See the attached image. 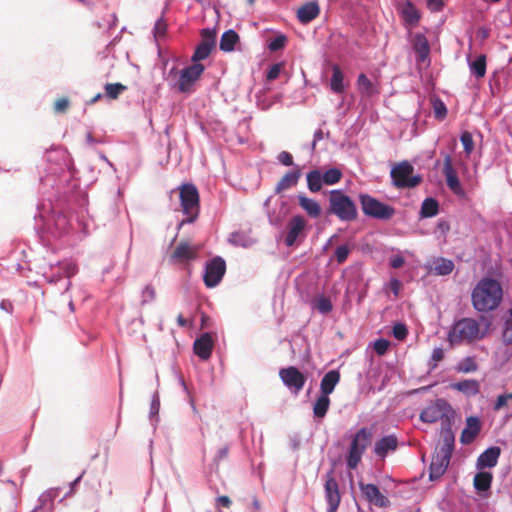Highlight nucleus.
<instances>
[{
	"label": "nucleus",
	"mask_w": 512,
	"mask_h": 512,
	"mask_svg": "<svg viewBox=\"0 0 512 512\" xmlns=\"http://www.w3.org/2000/svg\"><path fill=\"white\" fill-rule=\"evenodd\" d=\"M490 321L484 324L472 317H463L453 322L447 333L451 346L470 345L483 340L489 333Z\"/></svg>",
	"instance_id": "1"
},
{
	"label": "nucleus",
	"mask_w": 512,
	"mask_h": 512,
	"mask_svg": "<svg viewBox=\"0 0 512 512\" xmlns=\"http://www.w3.org/2000/svg\"><path fill=\"white\" fill-rule=\"evenodd\" d=\"M503 298L501 284L490 277H483L478 281L471 293V301L478 312L495 310Z\"/></svg>",
	"instance_id": "2"
},
{
	"label": "nucleus",
	"mask_w": 512,
	"mask_h": 512,
	"mask_svg": "<svg viewBox=\"0 0 512 512\" xmlns=\"http://www.w3.org/2000/svg\"><path fill=\"white\" fill-rule=\"evenodd\" d=\"M329 212L341 221H353L358 216L355 202L343 190H331L329 194Z\"/></svg>",
	"instance_id": "3"
},
{
	"label": "nucleus",
	"mask_w": 512,
	"mask_h": 512,
	"mask_svg": "<svg viewBox=\"0 0 512 512\" xmlns=\"http://www.w3.org/2000/svg\"><path fill=\"white\" fill-rule=\"evenodd\" d=\"M178 190L181 209L183 214L186 216L181 224L193 223L198 218L200 211V197L198 189L195 185L186 183L182 184Z\"/></svg>",
	"instance_id": "4"
},
{
	"label": "nucleus",
	"mask_w": 512,
	"mask_h": 512,
	"mask_svg": "<svg viewBox=\"0 0 512 512\" xmlns=\"http://www.w3.org/2000/svg\"><path fill=\"white\" fill-rule=\"evenodd\" d=\"M205 67L201 63H194L180 71L175 67L169 71L168 77L176 79L174 87L182 93H190L193 91V85L199 80L203 74Z\"/></svg>",
	"instance_id": "5"
},
{
	"label": "nucleus",
	"mask_w": 512,
	"mask_h": 512,
	"mask_svg": "<svg viewBox=\"0 0 512 512\" xmlns=\"http://www.w3.org/2000/svg\"><path fill=\"white\" fill-rule=\"evenodd\" d=\"M359 202L362 212L367 217L387 221L395 214V209L392 206L379 201L369 194H359Z\"/></svg>",
	"instance_id": "6"
},
{
	"label": "nucleus",
	"mask_w": 512,
	"mask_h": 512,
	"mask_svg": "<svg viewBox=\"0 0 512 512\" xmlns=\"http://www.w3.org/2000/svg\"><path fill=\"white\" fill-rule=\"evenodd\" d=\"M413 171L414 167L408 161L397 164L390 172L393 185L400 189L418 186L422 181V177L420 175H413Z\"/></svg>",
	"instance_id": "7"
},
{
	"label": "nucleus",
	"mask_w": 512,
	"mask_h": 512,
	"mask_svg": "<svg viewBox=\"0 0 512 512\" xmlns=\"http://www.w3.org/2000/svg\"><path fill=\"white\" fill-rule=\"evenodd\" d=\"M308 222L302 215L292 216L286 225V234L284 243L287 247H292L297 242H301L306 237Z\"/></svg>",
	"instance_id": "8"
},
{
	"label": "nucleus",
	"mask_w": 512,
	"mask_h": 512,
	"mask_svg": "<svg viewBox=\"0 0 512 512\" xmlns=\"http://www.w3.org/2000/svg\"><path fill=\"white\" fill-rule=\"evenodd\" d=\"M451 413V405L444 399H437L421 411L420 420L424 423H435L444 418L449 419Z\"/></svg>",
	"instance_id": "9"
},
{
	"label": "nucleus",
	"mask_w": 512,
	"mask_h": 512,
	"mask_svg": "<svg viewBox=\"0 0 512 512\" xmlns=\"http://www.w3.org/2000/svg\"><path fill=\"white\" fill-rule=\"evenodd\" d=\"M226 272V263L223 258L216 256L206 263L203 276L204 284L207 288L216 287L224 277Z\"/></svg>",
	"instance_id": "10"
},
{
	"label": "nucleus",
	"mask_w": 512,
	"mask_h": 512,
	"mask_svg": "<svg viewBox=\"0 0 512 512\" xmlns=\"http://www.w3.org/2000/svg\"><path fill=\"white\" fill-rule=\"evenodd\" d=\"M279 377L287 389L294 395H298L306 383V376L294 366L280 369Z\"/></svg>",
	"instance_id": "11"
},
{
	"label": "nucleus",
	"mask_w": 512,
	"mask_h": 512,
	"mask_svg": "<svg viewBox=\"0 0 512 512\" xmlns=\"http://www.w3.org/2000/svg\"><path fill=\"white\" fill-rule=\"evenodd\" d=\"M200 246L191 244L188 241H181L177 244L170 255L172 263H189L198 258Z\"/></svg>",
	"instance_id": "12"
},
{
	"label": "nucleus",
	"mask_w": 512,
	"mask_h": 512,
	"mask_svg": "<svg viewBox=\"0 0 512 512\" xmlns=\"http://www.w3.org/2000/svg\"><path fill=\"white\" fill-rule=\"evenodd\" d=\"M216 44V33L214 30L209 28L203 29L201 32V41L197 45L194 54L192 56V61L194 63H199V61L206 59L209 57L212 49Z\"/></svg>",
	"instance_id": "13"
},
{
	"label": "nucleus",
	"mask_w": 512,
	"mask_h": 512,
	"mask_svg": "<svg viewBox=\"0 0 512 512\" xmlns=\"http://www.w3.org/2000/svg\"><path fill=\"white\" fill-rule=\"evenodd\" d=\"M325 499L328 503L327 512H336L340 504V493L336 479L333 477V472L330 471L325 476Z\"/></svg>",
	"instance_id": "14"
},
{
	"label": "nucleus",
	"mask_w": 512,
	"mask_h": 512,
	"mask_svg": "<svg viewBox=\"0 0 512 512\" xmlns=\"http://www.w3.org/2000/svg\"><path fill=\"white\" fill-rule=\"evenodd\" d=\"M443 174L446 179L448 188L456 195H463L464 191L460 184L456 170L452 165V158L450 155H445L443 162Z\"/></svg>",
	"instance_id": "15"
},
{
	"label": "nucleus",
	"mask_w": 512,
	"mask_h": 512,
	"mask_svg": "<svg viewBox=\"0 0 512 512\" xmlns=\"http://www.w3.org/2000/svg\"><path fill=\"white\" fill-rule=\"evenodd\" d=\"M214 341L210 333H204L194 341V353L202 360H208L211 357Z\"/></svg>",
	"instance_id": "16"
},
{
	"label": "nucleus",
	"mask_w": 512,
	"mask_h": 512,
	"mask_svg": "<svg viewBox=\"0 0 512 512\" xmlns=\"http://www.w3.org/2000/svg\"><path fill=\"white\" fill-rule=\"evenodd\" d=\"M451 456L442 453L440 451H437L436 454L433 456L431 464H430V474L429 477L431 480H435L440 478L445 471L447 470V467L450 463Z\"/></svg>",
	"instance_id": "17"
},
{
	"label": "nucleus",
	"mask_w": 512,
	"mask_h": 512,
	"mask_svg": "<svg viewBox=\"0 0 512 512\" xmlns=\"http://www.w3.org/2000/svg\"><path fill=\"white\" fill-rule=\"evenodd\" d=\"M481 431L480 419L476 416L466 418V426L461 432L460 441L462 444L472 443Z\"/></svg>",
	"instance_id": "18"
},
{
	"label": "nucleus",
	"mask_w": 512,
	"mask_h": 512,
	"mask_svg": "<svg viewBox=\"0 0 512 512\" xmlns=\"http://www.w3.org/2000/svg\"><path fill=\"white\" fill-rule=\"evenodd\" d=\"M360 490L365 498L377 507H386L388 499L380 492L375 484L360 483Z\"/></svg>",
	"instance_id": "19"
},
{
	"label": "nucleus",
	"mask_w": 512,
	"mask_h": 512,
	"mask_svg": "<svg viewBox=\"0 0 512 512\" xmlns=\"http://www.w3.org/2000/svg\"><path fill=\"white\" fill-rule=\"evenodd\" d=\"M501 450L497 446L490 447L482 452L477 459L476 468L482 470L484 468H492L497 465Z\"/></svg>",
	"instance_id": "20"
},
{
	"label": "nucleus",
	"mask_w": 512,
	"mask_h": 512,
	"mask_svg": "<svg viewBox=\"0 0 512 512\" xmlns=\"http://www.w3.org/2000/svg\"><path fill=\"white\" fill-rule=\"evenodd\" d=\"M399 14L404 23L411 27L416 26L421 17L418 9L410 0H406L400 5Z\"/></svg>",
	"instance_id": "21"
},
{
	"label": "nucleus",
	"mask_w": 512,
	"mask_h": 512,
	"mask_svg": "<svg viewBox=\"0 0 512 512\" xmlns=\"http://www.w3.org/2000/svg\"><path fill=\"white\" fill-rule=\"evenodd\" d=\"M398 440L395 435H387L377 440L374 445V453L381 459H384L391 451L396 450Z\"/></svg>",
	"instance_id": "22"
},
{
	"label": "nucleus",
	"mask_w": 512,
	"mask_h": 512,
	"mask_svg": "<svg viewBox=\"0 0 512 512\" xmlns=\"http://www.w3.org/2000/svg\"><path fill=\"white\" fill-rule=\"evenodd\" d=\"M320 13L319 5L316 1H311L302 5L297 11V18L300 23L307 24L318 17Z\"/></svg>",
	"instance_id": "23"
},
{
	"label": "nucleus",
	"mask_w": 512,
	"mask_h": 512,
	"mask_svg": "<svg viewBox=\"0 0 512 512\" xmlns=\"http://www.w3.org/2000/svg\"><path fill=\"white\" fill-rule=\"evenodd\" d=\"M299 206L307 213L311 218H318L321 215L320 204L312 198L307 197L304 194L297 196Z\"/></svg>",
	"instance_id": "24"
},
{
	"label": "nucleus",
	"mask_w": 512,
	"mask_h": 512,
	"mask_svg": "<svg viewBox=\"0 0 512 512\" xmlns=\"http://www.w3.org/2000/svg\"><path fill=\"white\" fill-rule=\"evenodd\" d=\"M372 437V431L369 428L363 427L353 436L350 448L365 452Z\"/></svg>",
	"instance_id": "25"
},
{
	"label": "nucleus",
	"mask_w": 512,
	"mask_h": 512,
	"mask_svg": "<svg viewBox=\"0 0 512 512\" xmlns=\"http://www.w3.org/2000/svg\"><path fill=\"white\" fill-rule=\"evenodd\" d=\"M252 229H239L229 236V242L234 246L247 248L253 244Z\"/></svg>",
	"instance_id": "26"
},
{
	"label": "nucleus",
	"mask_w": 512,
	"mask_h": 512,
	"mask_svg": "<svg viewBox=\"0 0 512 512\" xmlns=\"http://www.w3.org/2000/svg\"><path fill=\"white\" fill-rule=\"evenodd\" d=\"M340 380V373L337 370L327 372L320 383L321 394L329 396L335 389Z\"/></svg>",
	"instance_id": "27"
},
{
	"label": "nucleus",
	"mask_w": 512,
	"mask_h": 512,
	"mask_svg": "<svg viewBox=\"0 0 512 512\" xmlns=\"http://www.w3.org/2000/svg\"><path fill=\"white\" fill-rule=\"evenodd\" d=\"M454 267H455V265L452 260L443 258V257H439L432 261V264L430 266V271L434 275L446 276V275H449L453 271Z\"/></svg>",
	"instance_id": "28"
},
{
	"label": "nucleus",
	"mask_w": 512,
	"mask_h": 512,
	"mask_svg": "<svg viewBox=\"0 0 512 512\" xmlns=\"http://www.w3.org/2000/svg\"><path fill=\"white\" fill-rule=\"evenodd\" d=\"M358 90L362 96L372 97L379 94L377 83L371 81L365 74L361 73L357 79Z\"/></svg>",
	"instance_id": "29"
},
{
	"label": "nucleus",
	"mask_w": 512,
	"mask_h": 512,
	"mask_svg": "<svg viewBox=\"0 0 512 512\" xmlns=\"http://www.w3.org/2000/svg\"><path fill=\"white\" fill-rule=\"evenodd\" d=\"M452 388L462 392L466 396H475L480 392V384L475 379H465L454 383Z\"/></svg>",
	"instance_id": "30"
},
{
	"label": "nucleus",
	"mask_w": 512,
	"mask_h": 512,
	"mask_svg": "<svg viewBox=\"0 0 512 512\" xmlns=\"http://www.w3.org/2000/svg\"><path fill=\"white\" fill-rule=\"evenodd\" d=\"M285 73V62H277L268 66L264 75V89L269 90L268 84L278 79L282 74Z\"/></svg>",
	"instance_id": "31"
},
{
	"label": "nucleus",
	"mask_w": 512,
	"mask_h": 512,
	"mask_svg": "<svg viewBox=\"0 0 512 512\" xmlns=\"http://www.w3.org/2000/svg\"><path fill=\"white\" fill-rule=\"evenodd\" d=\"M300 176L301 172L299 168L288 171L278 182L277 190H287L295 186L298 183Z\"/></svg>",
	"instance_id": "32"
},
{
	"label": "nucleus",
	"mask_w": 512,
	"mask_h": 512,
	"mask_svg": "<svg viewBox=\"0 0 512 512\" xmlns=\"http://www.w3.org/2000/svg\"><path fill=\"white\" fill-rule=\"evenodd\" d=\"M492 479H493L492 473L486 472V471H479L474 476V480H473L474 488L478 492L488 491L491 487Z\"/></svg>",
	"instance_id": "33"
},
{
	"label": "nucleus",
	"mask_w": 512,
	"mask_h": 512,
	"mask_svg": "<svg viewBox=\"0 0 512 512\" xmlns=\"http://www.w3.org/2000/svg\"><path fill=\"white\" fill-rule=\"evenodd\" d=\"M306 180L308 189L313 193L319 192L324 184L322 172L319 169L307 173Z\"/></svg>",
	"instance_id": "34"
},
{
	"label": "nucleus",
	"mask_w": 512,
	"mask_h": 512,
	"mask_svg": "<svg viewBox=\"0 0 512 512\" xmlns=\"http://www.w3.org/2000/svg\"><path fill=\"white\" fill-rule=\"evenodd\" d=\"M330 88L334 93H342L344 91V75L338 65H333L332 67Z\"/></svg>",
	"instance_id": "35"
},
{
	"label": "nucleus",
	"mask_w": 512,
	"mask_h": 512,
	"mask_svg": "<svg viewBox=\"0 0 512 512\" xmlns=\"http://www.w3.org/2000/svg\"><path fill=\"white\" fill-rule=\"evenodd\" d=\"M238 39V34L234 30L224 32L220 39V49L225 52L232 51Z\"/></svg>",
	"instance_id": "36"
},
{
	"label": "nucleus",
	"mask_w": 512,
	"mask_h": 512,
	"mask_svg": "<svg viewBox=\"0 0 512 512\" xmlns=\"http://www.w3.org/2000/svg\"><path fill=\"white\" fill-rule=\"evenodd\" d=\"M330 406V398L327 395L321 394L316 399L313 405V414L317 418H323L327 414Z\"/></svg>",
	"instance_id": "37"
},
{
	"label": "nucleus",
	"mask_w": 512,
	"mask_h": 512,
	"mask_svg": "<svg viewBox=\"0 0 512 512\" xmlns=\"http://www.w3.org/2000/svg\"><path fill=\"white\" fill-rule=\"evenodd\" d=\"M470 72L477 79L483 78L486 74V56L479 55L474 61L469 63Z\"/></svg>",
	"instance_id": "38"
},
{
	"label": "nucleus",
	"mask_w": 512,
	"mask_h": 512,
	"mask_svg": "<svg viewBox=\"0 0 512 512\" xmlns=\"http://www.w3.org/2000/svg\"><path fill=\"white\" fill-rule=\"evenodd\" d=\"M439 211L438 202L434 198H426L421 205L420 215L422 218L436 216Z\"/></svg>",
	"instance_id": "39"
},
{
	"label": "nucleus",
	"mask_w": 512,
	"mask_h": 512,
	"mask_svg": "<svg viewBox=\"0 0 512 512\" xmlns=\"http://www.w3.org/2000/svg\"><path fill=\"white\" fill-rule=\"evenodd\" d=\"M502 340L506 345H512V309L503 318Z\"/></svg>",
	"instance_id": "40"
},
{
	"label": "nucleus",
	"mask_w": 512,
	"mask_h": 512,
	"mask_svg": "<svg viewBox=\"0 0 512 512\" xmlns=\"http://www.w3.org/2000/svg\"><path fill=\"white\" fill-rule=\"evenodd\" d=\"M415 50L419 55V59L424 61L428 58L430 48L425 36L418 34L415 37Z\"/></svg>",
	"instance_id": "41"
},
{
	"label": "nucleus",
	"mask_w": 512,
	"mask_h": 512,
	"mask_svg": "<svg viewBox=\"0 0 512 512\" xmlns=\"http://www.w3.org/2000/svg\"><path fill=\"white\" fill-rule=\"evenodd\" d=\"M454 435L450 429H447L443 433V443L438 451L445 453L449 456H452V452L454 449Z\"/></svg>",
	"instance_id": "42"
},
{
	"label": "nucleus",
	"mask_w": 512,
	"mask_h": 512,
	"mask_svg": "<svg viewBox=\"0 0 512 512\" xmlns=\"http://www.w3.org/2000/svg\"><path fill=\"white\" fill-rule=\"evenodd\" d=\"M322 177L325 185H334L341 180L342 171L335 167L330 168L322 173Z\"/></svg>",
	"instance_id": "43"
},
{
	"label": "nucleus",
	"mask_w": 512,
	"mask_h": 512,
	"mask_svg": "<svg viewBox=\"0 0 512 512\" xmlns=\"http://www.w3.org/2000/svg\"><path fill=\"white\" fill-rule=\"evenodd\" d=\"M127 87L121 83H107L104 87L105 94L110 99H117Z\"/></svg>",
	"instance_id": "44"
},
{
	"label": "nucleus",
	"mask_w": 512,
	"mask_h": 512,
	"mask_svg": "<svg viewBox=\"0 0 512 512\" xmlns=\"http://www.w3.org/2000/svg\"><path fill=\"white\" fill-rule=\"evenodd\" d=\"M287 42L288 39L284 34H278L274 38L267 41V48L271 52H276L285 48Z\"/></svg>",
	"instance_id": "45"
},
{
	"label": "nucleus",
	"mask_w": 512,
	"mask_h": 512,
	"mask_svg": "<svg viewBox=\"0 0 512 512\" xmlns=\"http://www.w3.org/2000/svg\"><path fill=\"white\" fill-rule=\"evenodd\" d=\"M156 288L152 284H147L141 291V306H145L156 300Z\"/></svg>",
	"instance_id": "46"
},
{
	"label": "nucleus",
	"mask_w": 512,
	"mask_h": 512,
	"mask_svg": "<svg viewBox=\"0 0 512 512\" xmlns=\"http://www.w3.org/2000/svg\"><path fill=\"white\" fill-rule=\"evenodd\" d=\"M363 454L364 453L361 452L360 450L352 449L349 447L348 454L346 457V463L348 468L355 469L360 463Z\"/></svg>",
	"instance_id": "47"
},
{
	"label": "nucleus",
	"mask_w": 512,
	"mask_h": 512,
	"mask_svg": "<svg viewBox=\"0 0 512 512\" xmlns=\"http://www.w3.org/2000/svg\"><path fill=\"white\" fill-rule=\"evenodd\" d=\"M56 268L61 270L63 276H66L67 278L74 276L78 271L77 265L72 262L58 263Z\"/></svg>",
	"instance_id": "48"
},
{
	"label": "nucleus",
	"mask_w": 512,
	"mask_h": 512,
	"mask_svg": "<svg viewBox=\"0 0 512 512\" xmlns=\"http://www.w3.org/2000/svg\"><path fill=\"white\" fill-rule=\"evenodd\" d=\"M351 252V247L347 244L340 245L336 248L334 256L339 264L344 263Z\"/></svg>",
	"instance_id": "49"
},
{
	"label": "nucleus",
	"mask_w": 512,
	"mask_h": 512,
	"mask_svg": "<svg viewBox=\"0 0 512 512\" xmlns=\"http://www.w3.org/2000/svg\"><path fill=\"white\" fill-rule=\"evenodd\" d=\"M460 140L463 145L465 153L467 154V156H469L474 148V141L471 133H469L468 131L463 132L461 134Z\"/></svg>",
	"instance_id": "50"
},
{
	"label": "nucleus",
	"mask_w": 512,
	"mask_h": 512,
	"mask_svg": "<svg viewBox=\"0 0 512 512\" xmlns=\"http://www.w3.org/2000/svg\"><path fill=\"white\" fill-rule=\"evenodd\" d=\"M316 308L320 313L327 314L332 311L333 306L329 298L322 296L317 299Z\"/></svg>",
	"instance_id": "51"
},
{
	"label": "nucleus",
	"mask_w": 512,
	"mask_h": 512,
	"mask_svg": "<svg viewBox=\"0 0 512 512\" xmlns=\"http://www.w3.org/2000/svg\"><path fill=\"white\" fill-rule=\"evenodd\" d=\"M389 346H390V342L384 338L377 339L373 343V349H374L375 353L379 356L384 355L388 351Z\"/></svg>",
	"instance_id": "52"
},
{
	"label": "nucleus",
	"mask_w": 512,
	"mask_h": 512,
	"mask_svg": "<svg viewBox=\"0 0 512 512\" xmlns=\"http://www.w3.org/2000/svg\"><path fill=\"white\" fill-rule=\"evenodd\" d=\"M477 368L478 366L474 359L467 357L459 364L458 370L463 373H469L476 371Z\"/></svg>",
	"instance_id": "53"
},
{
	"label": "nucleus",
	"mask_w": 512,
	"mask_h": 512,
	"mask_svg": "<svg viewBox=\"0 0 512 512\" xmlns=\"http://www.w3.org/2000/svg\"><path fill=\"white\" fill-rule=\"evenodd\" d=\"M392 334L397 340H404L408 334V330L405 324L397 323L393 326Z\"/></svg>",
	"instance_id": "54"
},
{
	"label": "nucleus",
	"mask_w": 512,
	"mask_h": 512,
	"mask_svg": "<svg viewBox=\"0 0 512 512\" xmlns=\"http://www.w3.org/2000/svg\"><path fill=\"white\" fill-rule=\"evenodd\" d=\"M433 112L436 118L442 120L447 115V108L441 100H437L433 104Z\"/></svg>",
	"instance_id": "55"
},
{
	"label": "nucleus",
	"mask_w": 512,
	"mask_h": 512,
	"mask_svg": "<svg viewBox=\"0 0 512 512\" xmlns=\"http://www.w3.org/2000/svg\"><path fill=\"white\" fill-rule=\"evenodd\" d=\"M167 32V23L163 18H160L156 21L154 26V35L156 38H162L166 35Z\"/></svg>",
	"instance_id": "56"
},
{
	"label": "nucleus",
	"mask_w": 512,
	"mask_h": 512,
	"mask_svg": "<svg viewBox=\"0 0 512 512\" xmlns=\"http://www.w3.org/2000/svg\"><path fill=\"white\" fill-rule=\"evenodd\" d=\"M444 358V351L440 347H436L433 349L431 354V359L429 365L432 369L436 368L438 362H440Z\"/></svg>",
	"instance_id": "57"
},
{
	"label": "nucleus",
	"mask_w": 512,
	"mask_h": 512,
	"mask_svg": "<svg viewBox=\"0 0 512 512\" xmlns=\"http://www.w3.org/2000/svg\"><path fill=\"white\" fill-rule=\"evenodd\" d=\"M69 106H70V102H69L68 98L62 97L55 101L54 111L56 113H65L69 109Z\"/></svg>",
	"instance_id": "58"
},
{
	"label": "nucleus",
	"mask_w": 512,
	"mask_h": 512,
	"mask_svg": "<svg viewBox=\"0 0 512 512\" xmlns=\"http://www.w3.org/2000/svg\"><path fill=\"white\" fill-rule=\"evenodd\" d=\"M50 270L51 274L48 275L46 272L44 273V276L49 283H56L63 277L61 270L57 269L56 266H50Z\"/></svg>",
	"instance_id": "59"
},
{
	"label": "nucleus",
	"mask_w": 512,
	"mask_h": 512,
	"mask_svg": "<svg viewBox=\"0 0 512 512\" xmlns=\"http://www.w3.org/2000/svg\"><path fill=\"white\" fill-rule=\"evenodd\" d=\"M278 161L284 166L293 165V157L289 152L282 151L277 157Z\"/></svg>",
	"instance_id": "60"
},
{
	"label": "nucleus",
	"mask_w": 512,
	"mask_h": 512,
	"mask_svg": "<svg viewBox=\"0 0 512 512\" xmlns=\"http://www.w3.org/2000/svg\"><path fill=\"white\" fill-rule=\"evenodd\" d=\"M427 7L432 12H439L443 8V0H426Z\"/></svg>",
	"instance_id": "61"
},
{
	"label": "nucleus",
	"mask_w": 512,
	"mask_h": 512,
	"mask_svg": "<svg viewBox=\"0 0 512 512\" xmlns=\"http://www.w3.org/2000/svg\"><path fill=\"white\" fill-rule=\"evenodd\" d=\"M509 401L508 397L506 396V394H501L497 397L496 399V402L494 404V410L495 411H498L500 409H502L504 406L507 405V402Z\"/></svg>",
	"instance_id": "62"
},
{
	"label": "nucleus",
	"mask_w": 512,
	"mask_h": 512,
	"mask_svg": "<svg viewBox=\"0 0 512 512\" xmlns=\"http://www.w3.org/2000/svg\"><path fill=\"white\" fill-rule=\"evenodd\" d=\"M405 260L401 255H394L390 258L389 264L392 268L397 269L403 266Z\"/></svg>",
	"instance_id": "63"
},
{
	"label": "nucleus",
	"mask_w": 512,
	"mask_h": 512,
	"mask_svg": "<svg viewBox=\"0 0 512 512\" xmlns=\"http://www.w3.org/2000/svg\"><path fill=\"white\" fill-rule=\"evenodd\" d=\"M231 503V499L228 496L223 495L217 498V504L222 507L229 508Z\"/></svg>",
	"instance_id": "64"
}]
</instances>
